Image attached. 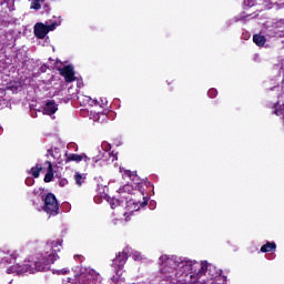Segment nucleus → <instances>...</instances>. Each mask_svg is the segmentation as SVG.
Returning a JSON list of instances; mask_svg holds the SVG:
<instances>
[{
    "label": "nucleus",
    "instance_id": "nucleus-2",
    "mask_svg": "<svg viewBox=\"0 0 284 284\" xmlns=\"http://www.w3.org/2000/svg\"><path fill=\"white\" fill-rule=\"evenodd\" d=\"M61 240H49L45 244V252L34 261H28L22 266H11L7 270V274H36V272H48L50 266L58 261L59 254L61 252Z\"/></svg>",
    "mask_w": 284,
    "mask_h": 284
},
{
    "label": "nucleus",
    "instance_id": "nucleus-27",
    "mask_svg": "<svg viewBox=\"0 0 284 284\" xmlns=\"http://www.w3.org/2000/svg\"><path fill=\"white\" fill-rule=\"evenodd\" d=\"M69 150H75V152L79 150V146H77V143L71 142L68 144Z\"/></svg>",
    "mask_w": 284,
    "mask_h": 284
},
{
    "label": "nucleus",
    "instance_id": "nucleus-10",
    "mask_svg": "<svg viewBox=\"0 0 284 284\" xmlns=\"http://www.w3.org/2000/svg\"><path fill=\"white\" fill-rule=\"evenodd\" d=\"M59 72L61 77H64V80L67 81V83H72V81H77V77L74 75V67L72 65L63 67L62 69H59Z\"/></svg>",
    "mask_w": 284,
    "mask_h": 284
},
{
    "label": "nucleus",
    "instance_id": "nucleus-23",
    "mask_svg": "<svg viewBox=\"0 0 284 284\" xmlns=\"http://www.w3.org/2000/svg\"><path fill=\"white\" fill-rule=\"evenodd\" d=\"M123 176H128L129 179H131V181H133L134 176H136V173L125 170Z\"/></svg>",
    "mask_w": 284,
    "mask_h": 284
},
{
    "label": "nucleus",
    "instance_id": "nucleus-39",
    "mask_svg": "<svg viewBox=\"0 0 284 284\" xmlns=\"http://www.w3.org/2000/svg\"><path fill=\"white\" fill-rule=\"evenodd\" d=\"M32 116H37L36 113H33Z\"/></svg>",
    "mask_w": 284,
    "mask_h": 284
},
{
    "label": "nucleus",
    "instance_id": "nucleus-15",
    "mask_svg": "<svg viewBox=\"0 0 284 284\" xmlns=\"http://www.w3.org/2000/svg\"><path fill=\"white\" fill-rule=\"evenodd\" d=\"M265 36H261V34H255L253 36V42L255 45H258V47H263L265 45Z\"/></svg>",
    "mask_w": 284,
    "mask_h": 284
},
{
    "label": "nucleus",
    "instance_id": "nucleus-13",
    "mask_svg": "<svg viewBox=\"0 0 284 284\" xmlns=\"http://www.w3.org/2000/svg\"><path fill=\"white\" fill-rule=\"evenodd\" d=\"M44 165L47 166V174L44 175V183H50V181H52V179H54L52 162L47 161L44 163Z\"/></svg>",
    "mask_w": 284,
    "mask_h": 284
},
{
    "label": "nucleus",
    "instance_id": "nucleus-26",
    "mask_svg": "<svg viewBox=\"0 0 284 284\" xmlns=\"http://www.w3.org/2000/svg\"><path fill=\"white\" fill-rule=\"evenodd\" d=\"M239 21H241V19H239L237 17H235L231 20H227L226 21V28H230V26H232V23H239Z\"/></svg>",
    "mask_w": 284,
    "mask_h": 284
},
{
    "label": "nucleus",
    "instance_id": "nucleus-28",
    "mask_svg": "<svg viewBox=\"0 0 284 284\" xmlns=\"http://www.w3.org/2000/svg\"><path fill=\"white\" fill-rule=\"evenodd\" d=\"M39 72L41 74H44V72H48V65L47 64H42L40 68H39Z\"/></svg>",
    "mask_w": 284,
    "mask_h": 284
},
{
    "label": "nucleus",
    "instance_id": "nucleus-7",
    "mask_svg": "<svg viewBox=\"0 0 284 284\" xmlns=\"http://www.w3.org/2000/svg\"><path fill=\"white\" fill-rule=\"evenodd\" d=\"M44 205L42 210L49 214L50 216H57L59 214V202L57 201V196L54 194L49 193L44 197H42Z\"/></svg>",
    "mask_w": 284,
    "mask_h": 284
},
{
    "label": "nucleus",
    "instance_id": "nucleus-8",
    "mask_svg": "<svg viewBox=\"0 0 284 284\" xmlns=\"http://www.w3.org/2000/svg\"><path fill=\"white\" fill-rule=\"evenodd\" d=\"M143 202H136V200L132 199L130 195L125 197V207L128 212H139L141 207H145L148 205V200L143 197Z\"/></svg>",
    "mask_w": 284,
    "mask_h": 284
},
{
    "label": "nucleus",
    "instance_id": "nucleus-12",
    "mask_svg": "<svg viewBox=\"0 0 284 284\" xmlns=\"http://www.w3.org/2000/svg\"><path fill=\"white\" fill-rule=\"evenodd\" d=\"M57 110H59L57 102H54V100H49L44 103L43 114H48L49 116H52V114L57 113Z\"/></svg>",
    "mask_w": 284,
    "mask_h": 284
},
{
    "label": "nucleus",
    "instance_id": "nucleus-34",
    "mask_svg": "<svg viewBox=\"0 0 284 284\" xmlns=\"http://www.w3.org/2000/svg\"><path fill=\"white\" fill-rule=\"evenodd\" d=\"M0 26H6V21L0 20Z\"/></svg>",
    "mask_w": 284,
    "mask_h": 284
},
{
    "label": "nucleus",
    "instance_id": "nucleus-17",
    "mask_svg": "<svg viewBox=\"0 0 284 284\" xmlns=\"http://www.w3.org/2000/svg\"><path fill=\"white\" fill-rule=\"evenodd\" d=\"M108 203L111 205L112 210L119 207L120 205H123V201L115 197H108Z\"/></svg>",
    "mask_w": 284,
    "mask_h": 284
},
{
    "label": "nucleus",
    "instance_id": "nucleus-25",
    "mask_svg": "<svg viewBox=\"0 0 284 284\" xmlns=\"http://www.w3.org/2000/svg\"><path fill=\"white\" fill-rule=\"evenodd\" d=\"M53 274H59V275L70 274V270L69 268H62V270L53 271Z\"/></svg>",
    "mask_w": 284,
    "mask_h": 284
},
{
    "label": "nucleus",
    "instance_id": "nucleus-11",
    "mask_svg": "<svg viewBox=\"0 0 284 284\" xmlns=\"http://www.w3.org/2000/svg\"><path fill=\"white\" fill-rule=\"evenodd\" d=\"M67 163L70 161H74L75 163H81V161H84V163H90V158L85 155V153L81 154H74V153H65Z\"/></svg>",
    "mask_w": 284,
    "mask_h": 284
},
{
    "label": "nucleus",
    "instance_id": "nucleus-18",
    "mask_svg": "<svg viewBox=\"0 0 284 284\" xmlns=\"http://www.w3.org/2000/svg\"><path fill=\"white\" fill-rule=\"evenodd\" d=\"M74 181H75V184H78L79 187H81L82 183H85V174H81L77 172L74 174Z\"/></svg>",
    "mask_w": 284,
    "mask_h": 284
},
{
    "label": "nucleus",
    "instance_id": "nucleus-32",
    "mask_svg": "<svg viewBox=\"0 0 284 284\" xmlns=\"http://www.w3.org/2000/svg\"><path fill=\"white\" fill-rule=\"evenodd\" d=\"M108 105V99L101 98V106Z\"/></svg>",
    "mask_w": 284,
    "mask_h": 284
},
{
    "label": "nucleus",
    "instance_id": "nucleus-22",
    "mask_svg": "<svg viewBox=\"0 0 284 284\" xmlns=\"http://www.w3.org/2000/svg\"><path fill=\"white\" fill-rule=\"evenodd\" d=\"M219 94V91L216 90V89H210L209 91H207V97L210 98V99H215V97Z\"/></svg>",
    "mask_w": 284,
    "mask_h": 284
},
{
    "label": "nucleus",
    "instance_id": "nucleus-16",
    "mask_svg": "<svg viewBox=\"0 0 284 284\" xmlns=\"http://www.w3.org/2000/svg\"><path fill=\"white\" fill-rule=\"evenodd\" d=\"M119 194H132L134 192V186L131 184H125L124 186L119 189Z\"/></svg>",
    "mask_w": 284,
    "mask_h": 284
},
{
    "label": "nucleus",
    "instance_id": "nucleus-4",
    "mask_svg": "<svg viewBox=\"0 0 284 284\" xmlns=\"http://www.w3.org/2000/svg\"><path fill=\"white\" fill-rule=\"evenodd\" d=\"M74 278L69 277V283H81V281H101V275L92 268L79 267L74 268Z\"/></svg>",
    "mask_w": 284,
    "mask_h": 284
},
{
    "label": "nucleus",
    "instance_id": "nucleus-1",
    "mask_svg": "<svg viewBox=\"0 0 284 284\" xmlns=\"http://www.w3.org/2000/svg\"><path fill=\"white\" fill-rule=\"evenodd\" d=\"M158 263L162 265L161 274L164 281H170L173 284H194L202 276H209L211 281H214L222 273L221 270L207 261L199 263L176 255H162Z\"/></svg>",
    "mask_w": 284,
    "mask_h": 284
},
{
    "label": "nucleus",
    "instance_id": "nucleus-38",
    "mask_svg": "<svg viewBox=\"0 0 284 284\" xmlns=\"http://www.w3.org/2000/svg\"><path fill=\"white\" fill-rule=\"evenodd\" d=\"M32 116H37L36 113H33Z\"/></svg>",
    "mask_w": 284,
    "mask_h": 284
},
{
    "label": "nucleus",
    "instance_id": "nucleus-35",
    "mask_svg": "<svg viewBox=\"0 0 284 284\" xmlns=\"http://www.w3.org/2000/svg\"><path fill=\"white\" fill-rule=\"evenodd\" d=\"M151 205H152L153 209L156 207V203L155 202L151 203Z\"/></svg>",
    "mask_w": 284,
    "mask_h": 284
},
{
    "label": "nucleus",
    "instance_id": "nucleus-6",
    "mask_svg": "<svg viewBox=\"0 0 284 284\" xmlns=\"http://www.w3.org/2000/svg\"><path fill=\"white\" fill-rule=\"evenodd\" d=\"M112 150V145L108 142H102L100 146H98L99 155L94 156L92 159L93 163H97L98 161H116V154L110 152Z\"/></svg>",
    "mask_w": 284,
    "mask_h": 284
},
{
    "label": "nucleus",
    "instance_id": "nucleus-37",
    "mask_svg": "<svg viewBox=\"0 0 284 284\" xmlns=\"http://www.w3.org/2000/svg\"><path fill=\"white\" fill-rule=\"evenodd\" d=\"M33 194H38V191H37V190H34V191H33Z\"/></svg>",
    "mask_w": 284,
    "mask_h": 284
},
{
    "label": "nucleus",
    "instance_id": "nucleus-19",
    "mask_svg": "<svg viewBox=\"0 0 284 284\" xmlns=\"http://www.w3.org/2000/svg\"><path fill=\"white\" fill-rule=\"evenodd\" d=\"M1 6H3L4 8H7V10H9V12L14 11V0H4V1H1Z\"/></svg>",
    "mask_w": 284,
    "mask_h": 284
},
{
    "label": "nucleus",
    "instance_id": "nucleus-5",
    "mask_svg": "<svg viewBox=\"0 0 284 284\" xmlns=\"http://www.w3.org/2000/svg\"><path fill=\"white\" fill-rule=\"evenodd\" d=\"M61 26V18H58V20H49L44 23L38 22L34 26V36L38 39H45L48 36V32H52L57 30Z\"/></svg>",
    "mask_w": 284,
    "mask_h": 284
},
{
    "label": "nucleus",
    "instance_id": "nucleus-21",
    "mask_svg": "<svg viewBox=\"0 0 284 284\" xmlns=\"http://www.w3.org/2000/svg\"><path fill=\"white\" fill-rule=\"evenodd\" d=\"M44 0H32L31 2V9L32 10H41V3H43Z\"/></svg>",
    "mask_w": 284,
    "mask_h": 284
},
{
    "label": "nucleus",
    "instance_id": "nucleus-9",
    "mask_svg": "<svg viewBox=\"0 0 284 284\" xmlns=\"http://www.w3.org/2000/svg\"><path fill=\"white\" fill-rule=\"evenodd\" d=\"M17 252H3L0 251V267H8V265H12L13 261H17Z\"/></svg>",
    "mask_w": 284,
    "mask_h": 284
},
{
    "label": "nucleus",
    "instance_id": "nucleus-14",
    "mask_svg": "<svg viewBox=\"0 0 284 284\" xmlns=\"http://www.w3.org/2000/svg\"><path fill=\"white\" fill-rule=\"evenodd\" d=\"M276 251V243L274 242H266V244L262 245L260 252L263 254L267 252H275Z\"/></svg>",
    "mask_w": 284,
    "mask_h": 284
},
{
    "label": "nucleus",
    "instance_id": "nucleus-31",
    "mask_svg": "<svg viewBox=\"0 0 284 284\" xmlns=\"http://www.w3.org/2000/svg\"><path fill=\"white\" fill-rule=\"evenodd\" d=\"M245 6H248V8L254 7V2L252 0L244 1Z\"/></svg>",
    "mask_w": 284,
    "mask_h": 284
},
{
    "label": "nucleus",
    "instance_id": "nucleus-3",
    "mask_svg": "<svg viewBox=\"0 0 284 284\" xmlns=\"http://www.w3.org/2000/svg\"><path fill=\"white\" fill-rule=\"evenodd\" d=\"M128 256H132L135 261H143L141 252L126 246L122 252H119L112 261L111 267L114 268L115 274H119V271L125 266V263H128Z\"/></svg>",
    "mask_w": 284,
    "mask_h": 284
},
{
    "label": "nucleus",
    "instance_id": "nucleus-24",
    "mask_svg": "<svg viewBox=\"0 0 284 284\" xmlns=\"http://www.w3.org/2000/svg\"><path fill=\"white\" fill-rule=\"evenodd\" d=\"M101 118H102V121H105V119L108 118V115H105V113H97L94 115V120L95 121H101Z\"/></svg>",
    "mask_w": 284,
    "mask_h": 284
},
{
    "label": "nucleus",
    "instance_id": "nucleus-20",
    "mask_svg": "<svg viewBox=\"0 0 284 284\" xmlns=\"http://www.w3.org/2000/svg\"><path fill=\"white\" fill-rule=\"evenodd\" d=\"M42 170H43V166H41V164H36V166L31 169L32 176H34V179H39V175L41 174Z\"/></svg>",
    "mask_w": 284,
    "mask_h": 284
},
{
    "label": "nucleus",
    "instance_id": "nucleus-30",
    "mask_svg": "<svg viewBox=\"0 0 284 284\" xmlns=\"http://www.w3.org/2000/svg\"><path fill=\"white\" fill-rule=\"evenodd\" d=\"M59 185L60 187H65V185H68V181L65 179H62L59 181Z\"/></svg>",
    "mask_w": 284,
    "mask_h": 284
},
{
    "label": "nucleus",
    "instance_id": "nucleus-33",
    "mask_svg": "<svg viewBox=\"0 0 284 284\" xmlns=\"http://www.w3.org/2000/svg\"><path fill=\"white\" fill-rule=\"evenodd\" d=\"M44 10H45V12H50V7H48V4H45Z\"/></svg>",
    "mask_w": 284,
    "mask_h": 284
},
{
    "label": "nucleus",
    "instance_id": "nucleus-40",
    "mask_svg": "<svg viewBox=\"0 0 284 284\" xmlns=\"http://www.w3.org/2000/svg\"><path fill=\"white\" fill-rule=\"evenodd\" d=\"M211 284H214V282H211Z\"/></svg>",
    "mask_w": 284,
    "mask_h": 284
},
{
    "label": "nucleus",
    "instance_id": "nucleus-36",
    "mask_svg": "<svg viewBox=\"0 0 284 284\" xmlns=\"http://www.w3.org/2000/svg\"><path fill=\"white\" fill-rule=\"evenodd\" d=\"M81 85H83L82 82H78V88H81Z\"/></svg>",
    "mask_w": 284,
    "mask_h": 284
},
{
    "label": "nucleus",
    "instance_id": "nucleus-29",
    "mask_svg": "<svg viewBox=\"0 0 284 284\" xmlns=\"http://www.w3.org/2000/svg\"><path fill=\"white\" fill-rule=\"evenodd\" d=\"M33 183H34V179L33 178H27L26 179V185L32 186Z\"/></svg>",
    "mask_w": 284,
    "mask_h": 284
}]
</instances>
